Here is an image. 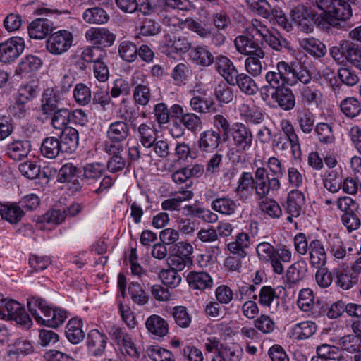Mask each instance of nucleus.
I'll return each mask as SVG.
<instances>
[{"mask_svg": "<svg viewBox=\"0 0 361 361\" xmlns=\"http://www.w3.org/2000/svg\"><path fill=\"white\" fill-rule=\"evenodd\" d=\"M190 105L193 111L198 113L206 114L217 111L214 100L207 97L194 96L190 99Z\"/></svg>", "mask_w": 361, "mask_h": 361, "instance_id": "39", "label": "nucleus"}, {"mask_svg": "<svg viewBox=\"0 0 361 361\" xmlns=\"http://www.w3.org/2000/svg\"><path fill=\"white\" fill-rule=\"evenodd\" d=\"M73 97L77 104L85 106L91 101L90 89L83 83H78L74 88Z\"/></svg>", "mask_w": 361, "mask_h": 361, "instance_id": "59", "label": "nucleus"}, {"mask_svg": "<svg viewBox=\"0 0 361 361\" xmlns=\"http://www.w3.org/2000/svg\"><path fill=\"white\" fill-rule=\"evenodd\" d=\"M63 106L59 94L53 89H47L42 94L41 111L44 116Z\"/></svg>", "mask_w": 361, "mask_h": 361, "instance_id": "17", "label": "nucleus"}, {"mask_svg": "<svg viewBox=\"0 0 361 361\" xmlns=\"http://www.w3.org/2000/svg\"><path fill=\"white\" fill-rule=\"evenodd\" d=\"M317 331V325L312 321L295 324L290 329L291 337L296 340L310 338Z\"/></svg>", "mask_w": 361, "mask_h": 361, "instance_id": "33", "label": "nucleus"}, {"mask_svg": "<svg viewBox=\"0 0 361 361\" xmlns=\"http://www.w3.org/2000/svg\"><path fill=\"white\" fill-rule=\"evenodd\" d=\"M71 114V111L62 106L45 116V118L49 119L50 124L54 128L61 130L69 128L68 124L70 122Z\"/></svg>", "mask_w": 361, "mask_h": 361, "instance_id": "31", "label": "nucleus"}, {"mask_svg": "<svg viewBox=\"0 0 361 361\" xmlns=\"http://www.w3.org/2000/svg\"><path fill=\"white\" fill-rule=\"evenodd\" d=\"M238 111L240 116L247 125H259L264 121L262 112L255 106L243 103L238 105Z\"/></svg>", "mask_w": 361, "mask_h": 361, "instance_id": "23", "label": "nucleus"}, {"mask_svg": "<svg viewBox=\"0 0 361 361\" xmlns=\"http://www.w3.org/2000/svg\"><path fill=\"white\" fill-rule=\"evenodd\" d=\"M145 77L142 73L136 72L132 78V85L135 87L133 92V100L136 104L142 106H147L152 97L148 82L142 80Z\"/></svg>", "mask_w": 361, "mask_h": 361, "instance_id": "9", "label": "nucleus"}, {"mask_svg": "<svg viewBox=\"0 0 361 361\" xmlns=\"http://www.w3.org/2000/svg\"><path fill=\"white\" fill-rule=\"evenodd\" d=\"M231 135L233 147L228 149L227 156L232 161L239 162L242 159V155L252 150L254 135L248 126L243 123L233 124Z\"/></svg>", "mask_w": 361, "mask_h": 361, "instance_id": "1", "label": "nucleus"}, {"mask_svg": "<svg viewBox=\"0 0 361 361\" xmlns=\"http://www.w3.org/2000/svg\"><path fill=\"white\" fill-rule=\"evenodd\" d=\"M214 96L220 103L228 104L233 99L232 89L225 82H221L215 87Z\"/></svg>", "mask_w": 361, "mask_h": 361, "instance_id": "63", "label": "nucleus"}, {"mask_svg": "<svg viewBox=\"0 0 361 361\" xmlns=\"http://www.w3.org/2000/svg\"><path fill=\"white\" fill-rule=\"evenodd\" d=\"M310 266L314 269L324 267L327 262V254L324 243L319 239L310 241V249L307 252Z\"/></svg>", "mask_w": 361, "mask_h": 361, "instance_id": "12", "label": "nucleus"}, {"mask_svg": "<svg viewBox=\"0 0 361 361\" xmlns=\"http://www.w3.org/2000/svg\"><path fill=\"white\" fill-rule=\"evenodd\" d=\"M308 271V266L305 260H298L291 264L286 272V278L288 283L296 284L303 280Z\"/></svg>", "mask_w": 361, "mask_h": 361, "instance_id": "30", "label": "nucleus"}, {"mask_svg": "<svg viewBox=\"0 0 361 361\" xmlns=\"http://www.w3.org/2000/svg\"><path fill=\"white\" fill-rule=\"evenodd\" d=\"M146 355L152 361H175L171 351L159 346H149L146 350Z\"/></svg>", "mask_w": 361, "mask_h": 361, "instance_id": "54", "label": "nucleus"}, {"mask_svg": "<svg viewBox=\"0 0 361 361\" xmlns=\"http://www.w3.org/2000/svg\"><path fill=\"white\" fill-rule=\"evenodd\" d=\"M40 58L35 55H27L22 59L19 63V71L22 73H30L38 70L42 66Z\"/></svg>", "mask_w": 361, "mask_h": 361, "instance_id": "60", "label": "nucleus"}, {"mask_svg": "<svg viewBox=\"0 0 361 361\" xmlns=\"http://www.w3.org/2000/svg\"><path fill=\"white\" fill-rule=\"evenodd\" d=\"M87 347L91 355L94 357L102 356L105 351L107 337L97 329H92L87 336Z\"/></svg>", "mask_w": 361, "mask_h": 361, "instance_id": "15", "label": "nucleus"}, {"mask_svg": "<svg viewBox=\"0 0 361 361\" xmlns=\"http://www.w3.org/2000/svg\"><path fill=\"white\" fill-rule=\"evenodd\" d=\"M290 65L283 61H279L276 63L274 70L266 73V82L274 90L282 88L290 80Z\"/></svg>", "mask_w": 361, "mask_h": 361, "instance_id": "8", "label": "nucleus"}, {"mask_svg": "<svg viewBox=\"0 0 361 361\" xmlns=\"http://www.w3.org/2000/svg\"><path fill=\"white\" fill-rule=\"evenodd\" d=\"M229 85H237L240 90L247 95H254L258 90L255 81L245 73H238L234 78L233 83Z\"/></svg>", "mask_w": 361, "mask_h": 361, "instance_id": "45", "label": "nucleus"}, {"mask_svg": "<svg viewBox=\"0 0 361 361\" xmlns=\"http://www.w3.org/2000/svg\"><path fill=\"white\" fill-rule=\"evenodd\" d=\"M305 195L298 190H293L288 194L286 209L292 216H299L305 204Z\"/></svg>", "mask_w": 361, "mask_h": 361, "instance_id": "29", "label": "nucleus"}, {"mask_svg": "<svg viewBox=\"0 0 361 361\" xmlns=\"http://www.w3.org/2000/svg\"><path fill=\"white\" fill-rule=\"evenodd\" d=\"M137 10L145 16L159 14L163 11L162 0H139Z\"/></svg>", "mask_w": 361, "mask_h": 361, "instance_id": "49", "label": "nucleus"}, {"mask_svg": "<svg viewBox=\"0 0 361 361\" xmlns=\"http://www.w3.org/2000/svg\"><path fill=\"white\" fill-rule=\"evenodd\" d=\"M336 344L344 351L349 353L361 352V338L353 335L348 334L340 337L336 341Z\"/></svg>", "mask_w": 361, "mask_h": 361, "instance_id": "43", "label": "nucleus"}, {"mask_svg": "<svg viewBox=\"0 0 361 361\" xmlns=\"http://www.w3.org/2000/svg\"><path fill=\"white\" fill-rule=\"evenodd\" d=\"M31 150V144L27 140H15L7 145L6 154L14 161L27 157Z\"/></svg>", "mask_w": 361, "mask_h": 361, "instance_id": "21", "label": "nucleus"}, {"mask_svg": "<svg viewBox=\"0 0 361 361\" xmlns=\"http://www.w3.org/2000/svg\"><path fill=\"white\" fill-rule=\"evenodd\" d=\"M82 322L81 319L73 318L66 325V336L73 344H78L85 337V333L82 330Z\"/></svg>", "mask_w": 361, "mask_h": 361, "instance_id": "36", "label": "nucleus"}, {"mask_svg": "<svg viewBox=\"0 0 361 361\" xmlns=\"http://www.w3.org/2000/svg\"><path fill=\"white\" fill-rule=\"evenodd\" d=\"M128 293L133 301L137 305H143L148 301V295L137 282H131L129 284Z\"/></svg>", "mask_w": 361, "mask_h": 361, "instance_id": "58", "label": "nucleus"}, {"mask_svg": "<svg viewBox=\"0 0 361 361\" xmlns=\"http://www.w3.org/2000/svg\"><path fill=\"white\" fill-rule=\"evenodd\" d=\"M159 277L162 283L169 288H174L180 283V275L171 269H163L159 273Z\"/></svg>", "mask_w": 361, "mask_h": 361, "instance_id": "57", "label": "nucleus"}, {"mask_svg": "<svg viewBox=\"0 0 361 361\" xmlns=\"http://www.w3.org/2000/svg\"><path fill=\"white\" fill-rule=\"evenodd\" d=\"M0 319L13 320L17 324L27 327H30L32 324V319L23 305L15 300L4 298L1 293Z\"/></svg>", "mask_w": 361, "mask_h": 361, "instance_id": "3", "label": "nucleus"}, {"mask_svg": "<svg viewBox=\"0 0 361 361\" xmlns=\"http://www.w3.org/2000/svg\"><path fill=\"white\" fill-rule=\"evenodd\" d=\"M86 39L99 48L111 46L116 39V35L105 27H92L85 32Z\"/></svg>", "mask_w": 361, "mask_h": 361, "instance_id": "11", "label": "nucleus"}, {"mask_svg": "<svg viewBox=\"0 0 361 361\" xmlns=\"http://www.w3.org/2000/svg\"><path fill=\"white\" fill-rule=\"evenodd\" d=\"M255 184V173L243 172L239 177L238 186L235 190L236 195L240 199L244 200L252 191V185Z\"/></svg>", "mask_w": 361, "mask_h": 361, "instance_id": "38", "label": "nucleus"}, {"mask_svg": "<svg viewBox=\"0 0 361 361\" xmlns=\"http://www.w3.org/2000/svg\"><path fill=\"white\" fill-rule=\"evenodd\" d=\"M24 212L20 207L15 203L0 204V215L1 218L11 224L19 222Z\"/></svg>", "mask_w": 361, "mask_h": 361, "instance_id": "37", "label": "nucleus"}, {"mask_svg": "<svg viewBox=\"0 0 361 361\" xmlns=\"http://www.w3.org/2000/svg\"><path fill=\"white\" fill-rule=\"evenodd\" d=\"M321 142L329 144L334 140L332 127L326 123H319L314 128Z\"/></svg>", "mask_w": 361, "mask_h": 361, "instance_id": "62", "label": "nucleus"}, {"mask_svg": "<svg viewBox=\"0 0 361 361\" xmlns=\"http://www.w3.org/2000/svg\"><path fill=\"white\" fill-rule=\"evenodd\" d=\"M190 59L197 65L209 66L214 62V56L206 46H197L190 49Z\"/></svg>", "mask_w": 361, "mask_h": 361, "instance_id": "34", "label": "nucleus"}, {"mask_svg": "<svg viewBox=\"0 0 361 361\" xmlns=\"http://www.w3.org/2000/svg\"><path fill=\"white\" fill-rule=\"evenodd\" d=\"M59 141L62 153L73 152L77 149L79 141L78 130L72 127L61 130Z\"/></svg>", "mask_w": 361, "mask_h": 361, "instance_id": "22", "label": "nucleus"}, {"mask_svg": "<svg viewBox=\"0 0 361 361\" xmlns=\"http://www.w3.org/2000/svg\"><path fill=\"white\" fill-rule=\"evenodd\" d=\"M216 69L221 75L226 82L233 83L234 78L238 73L233 62L225 56H219L216 59Z\"/></svg>", "mask_w": 361, "mask_h": 361, "instance_id": "24", "label": "nucleus"}, {"mask_svg": "<svg viewBox=\"0 0 361 361\" xmlns=\"http://www.w3.org/2000/svg\"><path fill=\"white\" fill-rule=\"evenodd\" d=\"M66 217L67 214L65 209H53L49 210L44 215L40 216V221L48 224H60L65 221Z\"/></svg>", "mask_w": 361, "mask_h": 361, "instance_id": "64", "label": "nucleus"}, {"mask_svg": "<svg viewBox=\"0 0 361 361\" xmlns=\"http://www.w3.org/2000/svg\"><path fill=\"white\" fill-rule=\"evenodd\" d=\"M343 51L345 59L361 71V48L357 44L348 41L343 45Z\"/></svg>", "mask_w": 361, "mask_h": 361, "instance_id": "46", "label": "nucleus"}, {"mask_svg": "<svg viewBox=\"0 0 361 361\" xmlns=\"http://www.w3.org/2000/svg\"><path fill=\"white\" fill-rule=\"evenodd\" d=\"M250 244L249 235L242 232L237 235L234 241L228 243L227 247L232 254L237 255L240 259H243L247 255L245 249L250 246Z\"/></svg>", "mask_w": 361, "mask_h": 361, "instance_id": "32", "label": "nucleus"}, {"mask_svg": "<svg viewBox=\"0 0 361 361\" xmlns=\"http://www.w3.org/2000/svg\"><path fill=\"white\" fill-rule=\"evenodd\" d=\"M219 351L220 355L228 361H240L243 355V349L233 343L223 345Z\"/></svg>", "mask_w": 361, "mask_h": 361, "instance_id": "61", "label": "nucleus"}, {"mask_svg": "<svg viewBox=\"0 0 361 361\" xmlns=\"http://www.w3.org/2000/svg\"><path fill=\"white\" fill-rule=\"evenodd\" d=\"M221 142V135L214 129L202 132L197 140L199 149L202 153H212Z\"/></svg>", "mask_w": 361, "mask_h": 361, "instance_id": "13", "label": "nucleus"}, {"mask_svg": "<svg viewBox=\"0 0 361 361\" xmlns=\"http://www.w3.org/2000/svg\"><path fill=\"white\" fill-rule=\"evenodd\" d=\"M317 355L313 356L310 361H341L343 357L339 353V348L334 345L322 344L317 347Z\"/></svg>", "mask_w": 361, "mask_h": 361, "instance_id": "25", "label": "nucleus"}, {"mask_svg": "<svg viewBox=\"0 0 361 361\" xmlns=\"http://www.w3.org/2000/svg\"><path fill=\"white\" fill-rule=\"evenodd\" d=\"M234 45L238 53L247 56H259L261 51H264L252 37L240 35L235 39Z\"/></svg>", "mask_w": 361, "mask_h": 361, "instance_id": "18", "label": "nucleus"}, {"mask_svg": "<svg viewBox=\"0 0 361 361\" xmlns=\"http://www.w3.org/2000/svg\"><path fill=\"white\" fill-rule=\"evenodd\" d=\"M43 314L44 318L42 317V321H39V324L51 328H57L68 317L67 312L65 310L49 305L47 303L44 310Z\"/></svg>", "mask_w": 361, "mask_h": 361, "instance_id": "14", "label": "nucleus"}, {"mask_svg": "<svg viewBox=\"0 0 361 361\" xmlns=\"http://www.w3.org/2000/svg\"><path fill=\"white\" fill-rule=\"evenodd\" d=\"M299 44L303 49L316 57H322L326 52L325 45L319 39L313 37L300 39Z\"/></svg>", "mask_w": 361, "mask_h": 361, "instance_id": "41", "label": "nucleus"}, {"mask_svg": "<svg viewBox=\"0 0 361 361\" xmlns=\"http://www.w3.org/2000/svg\"><path fill=\"white\" fill-rule=\"evenodd\" d=\"M271 98L283 111H290L295 106V94L290 87L286 86L274 90Z\"/></svg>", "mask_w": 361, "mask_h": 361, "instance_id": "19", "label": "nucleus"}, {"mask_svg": "<svg viewBox=\"0 0 361 361\" xmlns=\"http://www.w3.org/2000/svg\"><path fill=\"white\" fill-rule=\"evenodd\" d=\"M145 325L148 331L154 336L163 337L168 333L167 322L158 315H151L147 319Z\"/></svg>", "mask_w": 361, "mask_h": 361, "instance_id": "40", "label": "nucleus"}, {"mask_svg": "<svg viewBox=\"0 0 361 361\" xmlns=\"http://www.w3.org/2000/svg\"><path fill=\"white\" fill-rule=\"evenodd\" d=\"M300 100L307 106L318 105L320 92L314 85H304L300 89Z\"/></svg>", "mask_w": 361, "mask_h": 361, "instance_id": "51", "label": "nucleus"}, {"mask_svg": "<svg viewBox=\"0 0 361 361\" xmlns=\"http://www.w3.org/2000/svg\"><path fill=\"white\" fill-rule=\"evenodd\" d=\"M40 150L42 154L48 159H54L60 152H62L59 140L53 136L47 137L43 140Z\"/></svg>", "mask_w": 361, "mask_h": 361, "instance_id": "42", "label": "nucleus"}, {"mask_svg": "<svg viewBox=\"0 0 361 361\" xmlns=\"http://www.w3.org/2000/svg\"><path fill=\"white\" fill-rule=\"evenodd\" d=\"M211 207L220 214L232 215L237 209V204L233 199L224 196L214 200L212 202Z\"/></svg>", "mask_w": 361, "mask_h": 361, "instance_id": "44", "label": "nucleus"}, {"mask_svg": "<svg viewBox=\"0 0 361 361\" xmlns=\"http://www.w3.org/2000/svg\"><path fill=\"white\" fill-rule=\"evenodd\" d=\"M341 111L348 117L354 118L361 112V104L355 97H348L340 104Z\"/></svg>", "mask_w": 361, "mask_h": 361, "instance_id": "55", "label": "nucleus"}, {"mask_svg": "<svg viewBox=\"0 0 361 361\" xmlns=\"http://www.w3.org/2000/svg\"><path fill=\"white\" fill-rule=\"evenodd\" d=\"M259 200V207L262 212L272 219H278L281 216L282 209L275 200L267 197Z\"/></svg>", "mask_w": 361, "mask_h": 361, "instance_id": "53", "label": "nucleus"}, {"mask_svg": "<svg viewBox=\"0 0 361 361\" xmlns=\"http://www.w3.org/2000/svg\"><path fill=\"white\" fill-rule=\"evenodd\" d=\"M106 56V51L98 47H87L82 52L81 58L87 63H96Z\"/></svg>", "mask_w": 361, "mask_h": 361, "instance_id": "56", "label": "nucleus"}, {"mask_svg": "<svg viewBox=\"0 0 361 361\" xmlns=\"http://www.w3.org/2000/svg\"><path fill=\"white\" fill-rule=\"evenodd\" d=\"M279 126L282 135L290 140L291 153L294 159H300L302 155L301 146L293 125L289 120L283 119L280 121Z\"/></svg>", "mask_w": 361, "mask_h": 361, "instance_id": "16", "label": "nucleus"}, {"mask_svg": "<svg viewBox=\"0 0 361 361\" xmlns=\"http://www.w3.org/2000/svg\"><path fill=\"white\" fill-rule=\"evenodd\" d=\"M327 250L337 259H343L347 256L344 244L337 233H329L325 236Z\"/></svg>", "mask_w": 361, "mask_h": 361, "instance_id": "27", "label": "nucleus"}, {"mask_svg": "<svg viewBox=\"0 0 361 361\" xmlns=\"http://www.w3.org/2000/svg\"><path fill=\"white\" fill-rule=\"evenodd\" d=\"M259 56H248L245 60V68L246 71L253 77H257L261 75L263 70L261 59L265 56L264 51H261Z\"/></svg>", "mask_w": 361, "mask_h": 361, "instance_id": "52", "label": "nucleus"}, {"mask_svg": "<svg viewBox=\"0 0 361 361\" xmlns=\"http://www.w3.org/2000/svg\"><path fill=\"white\" fill-rule=\"evenodd\" d=\"M293 20L298 28L306 33L313 31L314 24H321L324 19L311 9H294L291 11Z\"/></svg>", "mask_w": 361, "mask_h": 361, "instance_id": "7", "label": "nucleus"}, {"mask_svg": "<svg viewBox=\"0 0 361 361\" xmlns=\"http://www.w3.org/2000/svg\"><path fill=\"white\" fill-rule=\"evenodd\" d=\"M73 42V34L68 30H61L51 34L46 42V47L49 53L60 55L71 48Z\"/></svg>", "mask_w": 361, "mask_h": 361, "instance_id": "6", "label": "nucleus"}, {"mask_svg": "<svg viewBox=\"0 0 361 361\" xmlns=\"http://www.w3.org/2000/svg\"><path fill=\"white\" fill-rule=\"evenodd\" d=\"M25 48L24 40L21 37H13L0 44V61L9 63L17 59Z\"/></svg>", "mask_w": 361, "mask_h": 361, "instance_id": "10", "label": "nucleus"}, {"mask_svg": "<svg viewBox=\"0 0 361 361\" xmlns=\"http://www.w3.org/2000/svg\"><path fill=\"white\" fill-rule=\"evenodd\" d=\"M295 121L304 134H310L312 132L314 128L315 117L309 109L298 107L295 110Z\"/></svg>", "mask_w": 361, "mask_h": 361, "instance_id": "20", "label": "nucleus"}, {"mask_svg": "<svg viewBox=\"0 0 361 361\" xmlns=\"http://www.w3.org/2000/svg\"><path fill=\"white\" fill-rule=\"evenodd\" d=\"M82 18L86 23L90 24H104L109 19L107 13L99 7L86 9L83 13Z\"/></svg>", "mask_w": 361, "mask_h": 361, "instance_id": "47", "label": "nucleus"}, {"mask_svg": "<svg viewBox=\"0 0 361 361\" xmlns=\"http://www.w3.org/2000/svg\"><path fill=\"white\" fill-rule=\"evenodd\" d=\"M197 238L202 243H213L214 245L212 247L213 254L218 255L221 253L220 241L216 229L213 228L201 229L197 232Z\"/></svg>", "mask_w": 361, "mask_h": 361, "instance_id": "48", "label": "nucleus"}, {"mask_svg": "<svg viewBox=\"0 0 361 361\" xmlns=\"http://www.w3.org/2000/svg\"><path fill=\"white\" fill-rule=\"evenodd\" d=\"M187 281L192 289L204 290L213 285L212 278L204 271H191L187 276Z\"/></svg>", "mask_w": 361, "mask_h": 361, "instance_id": "26", "label": "nucleus"}, {"mask_svg": "<svg viewBox=\"0 0 361 361\" xmlns=\"http://www.w3.org/2000/svg\"><path fill=\"white\" fill-rule=\"evenodd\" d=\"M281 188V182L276 177H270L264 167H257L255 171V184L253 191L257 200H264L271 192L277 191Z\"/></svg>", "mask_w": 361, "mask_h": 361, "instance_id": "5", "label": "nucleus"}, {"mask_svg": "<svg viewBox=\"0 0 361 361\" xmlns=\"http://www.w3.org/2000/svg\"><path fill=\"white\" fill-rule=\"evenodd\" d=\"M138 140L145 148H151L157 140V130L150 124L142 123L137 128Z\"/></svg>", "mask_w": 361, "mask_h": 361, "instance_id": "35", "label": "nucleus"}, {"mask_svg": "<svg viewBox=\"0 0 361 361\" xmlns=\"http://www.w3.org/2000/svg\"><path fill=\"white\" fill-rule=\"evenodd\" d=\"M52 25L47 18H37L33 20L28 26L29 36L32 39H42L51 30Z\"/></svg>", "mask_w": 361, "mask_h": 361, "instance_id": "28", "label": "nucleus"}, {"mask_svg": "<svg viewBox=\"0 0 361 361\" xmlns=\"http://www.w3.org/2000/svg\"><path fill=\"white\" fill-rule=\"evenodd\" d=\"M357 0H315V6L322 11L324 21L336 25L338 21H346L353 16L351 4Z\"/></svg>", "mask_w": 361, "mask_h": 361, "instance_id": "2", "label": "nucleus"}, {"mask_svg": "<svg viewBox=\"0 0 361 361\" xmlns=\"http://www.w3.org/2000/svg\"><path fill=\"white\" fill-rule=\"evenodd\" d=\"M118 53L123 61L131 63L137 58V47L130 41H123L118 45Z\"/></svg>", "mask_w": 361, "mask_h": 361, "instance_id": "50", "label": "nucleus"}, {"mask_svg": "<svg viewBox=\"0 0 361 361\" xmlns=\"http://www.w3.org/2000/svg\"><path fill=\"white\" fill-rule=\"evenodd\" d=\"M130 134V129L126 122L117 121L111 123L106 130V137L109 142L104 144V150L106 153L123 152L125 141Z\"/></svg>", "mask_w": 361, "mask_h": 361, "instance_id": "4", "label": "nucleus"}]
</instances>
